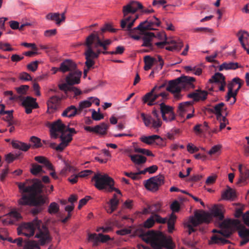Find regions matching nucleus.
Returning <instances> with one entry per match:
<instances>
[{
  "label": "nucleus",
  "instance_id": "6",
  "mask_svg": "<svg viewBox=\"0 0 249 249\" xmlns=\"http://www.w3.org/2000/svg\"><path fill=\"white\" fill-rule=\"evenodd\" d=\"M36 230H37L38 232L35 237L39 238L40 245L43 246L51 241L52 237L49 235L48 228L36 217L31 222L22 224L18 228V235L23 234L27 237H31L34 235Z\"/></svg>",
  "mask_w": 249,
  "mask_h": 249
},
{
  "label": "nucleus",
  "instance_id": "35",
  "mask_svg": "<svg viewBox=\"0 0 249 249\" xmlns=\"http://www.w3.org/2000/svg\"><path fill=\"white\" fill-rule=\"evenodd\" d=\"M244 34L241 36H239V41H240L242 47L244 49H246L247 47H249V33L243 32Z\"/></svg>",
  "mask_w": 249,
  "mask_h": 249
},
{
  "label": "nucleus",
  "instance_id": "13",
  "mask_svg": "<svg viewBox=\"0 0 249 249\" xmlns=\"http://www.w3.org/2000/svg\"><path fill=\"white\" fill-rule=\"evenodd\" d=\"M46 126L50 128L52 138L56 139L58 137L57 132L64 135L66 125L63 124L60 120H58L53 123L47 122Z\"/></svg>",
  "mask_w": 249,
  "mask_h": 249
},
{
  "label": "nucleus",
  "instance_id": "10",
  "mask_svg": "<svg viewBox=\"0 0 249 249\" xmlns=\"http://www.w3.org/2000/svg\"><path fill=\"white\" fill-rule=\"evenodd\" d=\"M92 180L95 181V187L99 190H104L108 192V190L112 189L111 187L114 184V181L112 178L107 174H102L97 173L93 177Z\"/></svg>",
  "mask_w": 249,
  "mask_h": 249
},
{
  "label": "nucleus",
  "instance_id": "44",
  "mask_svg": "<svg viewBox=\"0 0 249 249\" xmlns=\"http://www.w3.org/2000/svg\"><path fill=\"white\" fill-rule=\"evenodd\" d=\"M30 171L31 173L34 175H37L40 173H44L42 170V166L36 163L32 164V168L30 169Z\"/></svg>",
  "mask_w": 249,
  "mask_h": 249
},
{
  "label": "nucleus",
  "instance_id": "38",
  "mask_svg": "<svg viewBox=\"0 0 249 249\" xmlns=\"http://www.w3.org/2000/svg\"><path fill=\"white\" fill-rule=\"evenodd\" d=\"M108 127V124L102 123L99 125L95 126V133L100 135H105L107 133V129Z\"/></svg>",
  "mask_w": 249,
  "mask_h": 249
},
{
  "label": "nucleus",
  "instance_id": "8",
  "mask_svg": "<svg viewBox=\"0 0 249 249\" xmlns=\"http://www.w3.org/2000/svg\"><path fill=\"white\" fill-rule=\"evenodd\" d=\"M142 4L137 1L132 0L123 7V13L124 18L120 22V26L124 31H131L135 20L138 18V16H130L129 14H133L138 10L142 9Z\"/></svg>",
  "mask_w": 249,
  "mask_h": 249
},
{
  "label": "nucleus",
  "instance_id": "42",
  "mask_svg": "<svg viewBox=\"0 0 249 249\" xmlns=\"http://www.w3.org/2000/svg\"><path fill=\"white\" fill-rule=\"evenodd\" d=\"M84 54L86 59L85 62L86 66L88 69H89L95 64V62L93 60L94 58L92 57L86 50H85Z\"/></svg>",
  "mask_w": 249,
  "mask_h": 249
},
{
  "label": "nucleus",
  "instance_id": "2",
  "mask_svg": "<svg viewBox=\"0 0 249 249\" xmlns=\"http://www.w3.org/2000/svg\"><path fill=\"white\" fill-rule=\"evenodd\" d=\"M21 197L18 200L19 207L23 206H40L45 203V198L42 196L37 195L42 192L43 185L38 179L26 180L23 182H17Z\"/></svg>",
  "mask_w": 249,
  "mask_h": 249
},
{
  "label": "nucleus",
  "instance_id": "20",
  "mask_svg": "<svg viewBox=\"0 0 249 249\" xmlns=\"http://www.w3.org/2000/svg\"><path fill=\"white\" fill-rule=\"evenodd\" d=\"M111 239L110 236L108 235H104L102 233H89V240L93 242V245L96 246L98 245L99 242L106 243Z\"/></svg>",
  "mask_w": 249,
  "mask_h": 249
},
{
  "label": "nucleus",
  "instance_id": "45",
  "mask_svg": "<svg viewBox=\"0 0 249 249\" xmlns=\"http://www.w3.org/2000/svg\"><path fill=\"white\" fill-rule=\"evenodd\" d=\"M59 206L56 202H52L48 207V211L49 213L51 214H56L59 212Z\"/></svg>",
  "mask_w": 249,
  "mask_h": 249
},
{
  "label": "nucleus",
  "instance_id": "7",
  "mask_svg": "<svg viewBox=\"0 0 249 249\" xmlns=\"http://www.w3.org/2000/svg\"><path fill=\"white\" fill-rule=\"evenodd\" d=\"M112 43V40L105 38L101 34L93 32L87 37L85 45L86 46V50L95 59L98 58L100 54L108 52L107 50Z\"/></svg>",
  "mask_w": 249,
  "mask_h": 249
},
{
  "label": "nucleus",
  "instance_id": "50",
  "mask_svg": "<svg viewBox=\"0 0 249 249\" xmlns=\"http://www.w3.org/2000/svg\"><path fill=\"white\" fill-rule=\"evenodd\" d=\"M112 22L105 24L104 26L100 29V31H117Z\"/></svg>",
  "mask_w": 249,
  "mask_h": 249
},
{
  "label": "nucleus",
  "instance_id": "47",
  "mask_svg": "<svg viewBox=\"0 0 249 249\" xmlns=\"http://www.w3.org/2000/svg\"><path fill=\"white\" fill-rule=\"evenodd\" d=\"M91 104L92 102L89 98L87 100L80 102L78 108L79 113H80L83 109L90 107Z\"/></svg>",
  "mask_w": 249,
  "mask_h": 249
},
{
  "label": "nucleus",
  "instance_id": "1",
  "mask_svg": "<svg viewBox=\"0 0 249 249\" xmlns=\"http://www.w3.org/2000/svg\"><path fill=\"white\" fill-rule=\"evenodd\" d=\"M164 84L160 86H155L149 92L145 94L142 98L143 103L147 104L149 106L155 105L156 100L161 97L160 101L159 107H154L152 111L154 118L149 115H146L144 113H141V116L146 126H150L155 129L160 128L162 125V121L159 115V110L163 120L166 122H170L174 120L176 118L173 111V108L165 104L164 102L167 99L168 94L166 92L160 91L161 89L164 87Z\"/></svg>",
  "mask_w": 249,
  "mask_h": 249
},
{
  "label": "nucleus",
  "instance_id": "31",
  "mask_svg": "<svg viewBox=\"0 0 249 249\" xmlns=\"http://www.w3.org/2000/svg\"><path fill=\"white\" fill-rule=\"evenodd\" d=\"M22 100H18L22 101V106L23 107H31L32 108H38V105L36 102V99L30 96H27L26 97H22Z\"/></svg>",
  "mask_w": 249,
  "mask_h": 249
},
{
  "label": "nucleus",
  "instance_id": "16",
  "mask_svg": "<svg viewBox=\"0 0 249 249\" xmlns=\"http://www.w3.org/2000/svg\"><path fill=\"white\" fill-rule=\"evenodd\" d=\"M178 78L173 80L169 81L166 88V90L173 94L175 98L179 99L180 98V92L182 89L180 81H178Z\"/></svg>",
  "mask_w": 249,
  "mask_h": 249
},
{
  "label": "nucleus",
  "instance_id": "25",
  "mask_svg": "<svg viewBox=\"0 0 249 249\" xmlns=\"http://www.w3.org/2000/svg\"><path fill=\"white\" fill-rule=\"evenodd\" d=\"M178 81H180L182 89L195 88L193 82L195 81V78L188 76H182L178 78Z\"/></svg>",
  "mask_w": 249,
  "mask_h": 249
},
{
  "label": "nucleus",
  "instance_id": "30",
  "mask_svg": "<svg viewBox=\"0 0 249 249\" xmlns=\"http://www.w3.org/2000/svg\"><path fill=\"white\" fill-rule=\"evenodd\" d=\"M140 140L141 142L148 144L151 145L155 142H156V141L160 140L158 142H157L158 144L159 142H161L162 141V139L158 135H153L149 136H142L140 138Z\"/></svg>",
  "mask_w": 249,
  "mask_h": 249
},
{
  "label": "nucleus",
  "instance_id": "48",
  "mask_svg": "<svg viewBox=\"0 0 249 249\" xmlns=\"http://www.w3.org/2000/svg\"><path fill=\"white\" fill-rule=\"evenodd\" d=\"M4 95L9 96V99L12 101H18V100L23 99V98L21 96L14 95L13 92L10 90L5 91Z\"/></svg>",
  "mask_w": 249,
  "mask_h": 249
},
{
  "label": "nucleus",
  "instance_id": "57",
  "mask_svg": "<svg viewBox=\"0 0 249 249\" xmlns=\"http://www.w3.org/2000/svg\"><path fill=\"white\" fill-rule=\"evenodd\" d=\"M233 97V101L231 102V104H233L236 102V95L234 94V92L232 90L228 89V92L227 96H226V100L227 101H229L231 98Z\"/></svg>",
  "mask_w": 249,
  "mask_h": 249
},
{
  "label": "nucleus",
  "instance_id": "59",
  "mask_svg": "<svg viewBox=\"0 0 249 249\" xmlns=\"http://www.w3.org/2000/svg\"><path fill=\"white\" fill-rule=\"evenodd\" d=\"M38 64L37 61H33L27 65V68L32 71H35L37 68Z\"/></svg>",
  "mask_w": 249,
  "mask_h": 249
},
{
  "label": "nucleus",
  "instance_id": "4",
  "mask_svg": "<svg viewBox=\"0 0 249 249\" xmlns=\"http://www.w3.org/2000/svg\"><path fill=\"white\" fill-rule=\"evenodd\" d=\"M221 230L217 231L214 229L213 233H217L213 234L211 237V240L213 243L220 245L229 244L230 242L226 238L230 237L232 234V228H236L238 231V234L242 238H245L249 236V230L242 224L239 220H225L220 224Z\"/></svg>",
  "mask_w": 249,
  "mask_h": 249
},
{
  "label": "nucleus",
  "instance_id": "32",
  "mask_svg": "<svg viewBox=\"0 0 249 249\" xmlns=\"http://www.w3.org/2000/svg\"><path fill=\"white\" fill-rule=\"evenodd\" d=\"M79 113V110L74 106L71 105L66 108L62 114L63 117L71 118Z\"/></svg>",
  "mask_w": 249,
  "mask_h": 249
},
{
  "label": "nucleus",
  "instance_id": "64",
  "mask_svg": "<svg viewBox=\"0 0 249 249\" xmlns=\"http://www.w3.org/2000/svg\"><path fill=\"white\" fill-rule=\"evenodd\" d=\"M221 148V146L218 145H214L211 149V150L208 152V154L209 155H213L218 152Z\"/></svg>",
  "mask_w": 249,
  "mask_h": 249
},
{
  "label": "nucleus",
  "instance_id": "55",
  "mask_svg": "<svg viewBox=\"0 0 249 249\" xmlns=\"http://www.w3.org/2000/svg\"><path fill=\"white\" fill-rule=\"evenodd\" d=\"M5 106L3 104H0V115L8 114V117L10 119L12 117L13 110L5 111Z\"/></svg>",
  "mask_w": 249,
  "mask_h": 249
},
{
  "label": "nucleus",
  "instance_id": "62",
  "mask_svg": "<svg viewBox=\"0 0 249 249\" xmlns=\"http://www.w3.org/2000/svg\"><path fill=\"white\" fill-rule=\"evenodd\" d=\"M12 117H11L10 119L8 117V115L6 116V120L8 123V126H11L9 129V132L12 133L15 130V127L14 126H12L13 124H15V122L13 120H12Z\"/></svg>",
  "mask_w": 249,
  "mask_h": 249
},
{
  "label": "nucleus",
  "instance_id": "28",
  "mask_svg": "<svg viewBox=\"0 0 249 249\" xmlns=\"http://www.w3.org/2000/svg\"><path fill=\"white\" fill-rule=\"evenodd\" d=\"M207 91L197 89L195 92L188 94L187 97L193 99L194 101H198L200 100H205L207 98Z\"/></svg>",
  "mask_w": 249,
  "mask_h": 249
},
{
  "label": "nucleus",
  "instance_id": "33",
  "mask_svg": "<svg viewBox=\"0 0 249 249\" xmlns=\"http://www.w3.org/2000/svg\"><path fill=\"white\" fill-rule=\"evenodd\" d=\"M129 157L130 158L132 161L136 165H140L145 163L147 158L141 155H129Z\"/></svg>",
  "mask_w": 249,
  "mask_h": 249
},
{
  "label": "nucleus",
  "instance_id": "53",
  "mask_svg": "<svg viewBox=\"0 0 249 249\" xmlns=\"http://www.w3.org/2000/svg\"><path fill=\"white\" fill-rule=\"evenodd\" d=\"M37 243L34 240H29L27 241L23 249H35L36 248Z\"/></svg>",
  "mask_w": 249,
  "mask_h": 249
},
{
  "label": "nucleus",
  "instance_id": "63",
  "mask_svg": "<svg viewBox=\"0 0 249 249\" xmlns=\"http://www.w3.org/2000/svg\"><path fill=\"white\" fill-rule=\"evenodd\" d=\"M171 209L173 212H178L180 209V206L178 202L177 201L173 202L171 205Z\"/></svg>",
  "mask_w": 249,
  "mask_h": 249
},
{
  "label": "nucleus",
  "instance_id": "34",
  "mask_svg": "<svg viewBox=\"0 0 249 249\" xmlns=\"http://www.w3.org/2000/svg\"><path fill=\"white\" fill-rule=\"evenodd\" d=\"M238 68H240V66L237 62H224L220 65L219 67V71H222L224 70H236Z\"/></svg>",
  "mask_w": 249,
  "mask_h": 249
},
{
  "label": "nucleus",
  "instance_id": "14",
  "mask_svg": "<svg viewBox=\"0 0 249 249\" xmlns=\"http://www.w3.org/2000/svg\"><path fill=\"white\" fill-rule=\"evenodd\" d=\"M154 219V222H157L158 223L164 224L167 223L168 225V231L169 233L173 232L175 229L174 225L177 219V216L174 213H172L169 218H162L158 214H154L152 215Z\"/></svg>",
  "mask_w": 249,
  "mask_h": 249
},
{
  "label": "nucleus",
  "instance_id": "43",
  "mask_svg": "<svg viewBox=\"0 0 249 249\" xmlns=\"http://www.w3.org/2000/svg\"><path fill=\"white\" fill-rule=\"evenodd\" d=\"M29 89V86L28 85H21L19 87L16 88L18 95H20L22 97H24L23 96L26 95Z\"/></svg>",
  "mask_w": 249,
  "mask_h": 249
},
{
  "label": "nucleus",
  "instance_id": "12",
  "mask_svg": "<svg viewBox=\"0 0 249 249\" xmlns=\"http://www.w3.org/2000/svg\"><path fill=\"white\" fill-rule=\"evenodd\" d=\"M164 177L161 175L150 178L146 180L144 186L150 191L156 192L159 190V187L164 184Z\"/></svg>",
  "mask_w": 249,
  "mask_h": 249
},
{
  "label": "nucleus",
  "instance_id": "21",
  "mask_svg": "<svg viewBox=\"0 0 249 249\" xmlns=\"http://www.w3.org/2000/svg\"><path fill=\"white\" fill-rule=\"evenodd\" d=\"M82 75V72L78 70H74L70 72L66 77V82L69 85L78 84L80 82V78Z\"/></svg>",
  "mask_w": 249,
  "mask_h": 249
},
{
  "label": "nucleus",
  "instance_id": "36",
  "mask_svg": "<svg viewBox=\"0 0 249 249\" xmlns=\"http://www.w3.org/2000/svg\"><path fill=\"white\" fill-rule=\"evenodd\" d=\"M222 198L226 200H233L236 197L235 191L231 188L228 187L222 194Z\"/></svg>",
  "mask_w": 249,
  "mask_h": 249
},
{
  "label": "nucleus",
  "instance_id": "46",
  "mask_svg": "<svg viewBox=\"0 0 249 249\" xmlns=\"http://www.w3.org/2000/svg\"><path fill=\"white\" fill-rule=\"evenodd\" d=\"M161 205L160 203H156L153 204L149 206L148 211L152 215L156 214L155 213L158 212L160 210Z\"/></svg>",
  "mask_w": 249,
  "mask_h": 249
},
{
  "label": "nucleus",
  "instance_id": "27",
  "mask_svg": "<svg viewBox=\"0 0 249 249\" xmlns=\"http://www.w3.org/2000/svg\"><path fill=\"white\" fill-rule=\"evenodd\" d=\"M60 138L61 142L55 148V149L57 151H62L72 140L71 134H61Z\"/></svg>",
  "mask_w": 249,
  "mask_h": 249
},
{
  "label": "nucleus",
  "instance_id": "56",
  "mask_svg": "<svg viewBox=\"0 0 249 249\" xmlns=\"http://www.w3.org/2000/svg\"><path fill=\"white\" fill-rule=\"evenodd\" d=\"M92 118L95 121H99L104 118V115L97 112L94 109L92 110Z\"/></svg>",
  "mask_w": 249,
  "mask_h": 249
},
{
  "label": "nucleus",
  "instance_id": "26",
  "mask_svg": "<svg viewBox=\"0 0 249 249\" xmlns=\"http://www.w3.org/2000/svg\"><path fill=\"white\" fill-rule=\"evenodd\" d=\"M46 18L54 21L57 25H60L65 20V14H59V13H50L46 16Z\"/></svg>",
  "mask_w": 249,
  "mask_h": 249
},
{
  "label": "nucleus",
  "instance_id": "54",
  "mask_svg": "<svg viewBox=\"0 0 249 249\" xmlns=\"http://www.w3.org/2000/svg\"><path fill=\"white\" fill-rule=\"evenodd\" d=\"M2 32H0V37L2 35ZM0 49H1L4 51H12L14 49L10 47V45L9 43H3L0 42Z\"/></svg>",
  "mask_w": 249,
  "mask_h": 249
},
{
  "label": "nucleus",
  "instance_id": "23",
  "mask_svg": "<svg viewBox=\"0 0 249 249\" xmlns=\"http://www.w3.org/2000/svg\"><path fill=\"white\" fill-rule=\"evenodd\" d=\"M35 160L38 163L43 164L47 169L53 171L50 173V175L53 178H57V177L54 171L53 165L46 158L43 156H36L35 157Z\"/></svg>",
  "mask_w": 249,
  "mask_h": 249
},
{
  "label": "nucleus",
  "instance_id": "9",
  "mask_svg": "<svg viewBox=\"0 0 249 249\" xmlns=\"http://www.w3.org/2000/svg\"><path fill=\"white\" fill-rule=\"evenodd\" d=\"M140 236L143 241L150 243L154 249H162L163 247L167 249H173L172 239L167 238L162 233L158 234L153 231H149L144 234L142 233Z\"/></svg>",
  "mask_w": 249,
  "mask_h": 249
},
{
  "label": "nucleus",
  "instance_id": "61",
  "mask_svg": "<svg viewBox=\"0 0 249 249\" xmlns=\"http://www.w3.org/2000/svg\"><path fill=\"white\" fill-rule=\"evenodd\" d=\"M19 78L24 81H30L32 80L31 76L27 72L21 73L19 75Z\"/></svg>",
  "mask_w": 249,
  "mask_h": 249
},
{
  "label": "nucleus",
  "instance_id": "37",
  "mask_svg": "<svg viewBox=\"0 0 249 249\" xmlns=\"http://www.w3.org/2000/svg\"><path fill=\"white\" fill-rule=\"evenodd\" d=\"M12 145L14 148L20 149L23 151H27L31 147L30 144L17 141H13Z\"/></svg>",
  "mask_w": 249,
  "mask_h": 249
},
{
  "label": "nucleus",
  "instance_id": "58",
  "mask_svg": "<svg viewBox=\"0 0 249 249\" xmlns=\"http://www.w3.org/2000/svg\"><path fill=\"white\" fill-rule=\"evenodd\" d=\"M9 25L12 30H16L18 29L20 30V25L17 21L11 20L9 22Z\"/></svg>",
  "mask_w": 249,
  "mask_h": 249
},
{
  "label": "nucleus",
  "instance_id": "17",
  "mask_svg": "<svg viewBox=\"0 0 249 249\" xmlns=\"http://www.w3.org/2000/svg\"><path fill=\"white\" fill-rule=\"evenodd\" d=\"M58 87L61 90L64 91L65 94L68 97L71 96L72 93L74 94L73 97L82 93L80 89L73 87L72 85H69L67 82L66 83L59 84Z\"/></svg>",
  "mask_w": 249,
  "mask_h": 249
},
{
  "label": "nucleus",
  "instance_id": "51",
  "mask_svg": "<svg viewBox=\"0 0 249 249\" xmlns=\"http://www.w3.org/2000/svg\"><path fill=\"white\" fill-rule=\"evenodd\" d=\"M135 152L140 153L143 155H146L147 156L154 157V155L152 153V152L148 149L140 148H135L134 149Z\"/></svg>",
  "mask_w": 249,
  "mask_h": 249
},
{
  "label": "nucleus",
  "instance_id": "60",
  "mask_svg": "<svg viewBox=\"0 0 249 249\" xmlns=\"http://www.w3.org/2000/svg\"><path fill=\"white\" fill-rule=\"evenodd\" d=\"M187 149L188 151L190 153H194L197 152L199 150V148L196 146H195L192 143H189L187 145Z\"/></svg>",
  "mask_w": 249,
  "mask_h": 249
},
{
  "label": "nucleus",
  "instance_id": "52",
  "mask_svg": "<svg viewBox=\"0 0 249 249\" xmlns=\"http://www.w3.org/2000/svg\"><path fill=\"white\" fill-rule=\"evenodd\" d=\"M30 142L34 143V148H38L42 146V143L41 142L40 139L35 137L32 136L30 138Z\"/></svg>",
  "mask_w": 249,
  "mask_h": 249
},
{
  "label": "nucleus",
  "instance_id": "22",
  "mask_svg": "<svg viewBox=\"0 0 249 249\" xmlns=\"http://www.w3.org/2000/svg\"><path fill=\"white\" fill-rule=\"evenodd\" d=\"M62 98L57 96H53L47 101L48 111L53 113L59 107Z\"/></svg>",
  "mask_w": 249,
  "mask_h": 249
},
{
  "label": "nucleus",
  "instance_id": "41",
  "mask_svg": "<svg viewBox=\"0 0 249 249\" xmlns=\"http://www.w3.org/2000/svg\"><path fill=\"white\" fill-rule=\"evenodd\" d=\"M155 61V59L151 57L150 56H145L144 57V62L145 64L144 67V70L148 71L150 70Z\"/></svg>",
  "mask_w": 249,
  "mask_h": 249
},
{
  "label": "nucleus",
  "instance_id": "18",
  "mask_svg": "<svg viewBox=\"0 0 249 249\" xmlns=\"http://www.w3.org/2000/svg\"><path fill=\"white\" fill-rule=\"evenodd\" d=\"M194 101H187L179 104L178 113L181 117H184L186 113L192 112L194 113L195 109L193 107Z\"/></svg>",
  "mask_w": 249,
  "mask_h": 249
},
{
  "label": "nucleus",
  "instance_id": "49",
  "mask_svg": "<svg viewBox=\"0 0 249 249\" xmlns=\"http://www.w3.org/2000/svg\"><path fill=\"white\" fill-rule=\"evenodd\" d=\"M124 47L122 46H118L116 48L115 51H110L108 52H104V54H122L124 51Z\"/></svg>",
  "mask_w": 249,
  "mask_h": 249
},
{
  "label": "nucleus",
  "instance_id": "11",
  "mask_svg": "<svg viewBox=\"0 0 249 249\" xmlns=\"http://www.w3.org/2000/svg\"><path fill=\"white\" fill-rule=\"evenodd\" d=\"M160 22L155 17H153V20L147 19L142 22L136 27L132 29L131 31H146V30H156L160 25Z\"/></svg>",
  "mask_w": 249,
  "mask_h": 249
},
{
  "label": "nucleus",
  "instance_id": "19",
  "mask_svg": "<svg viewBox=\"0 0 249 249\" xmlns=\"http://www.w3.org/2000/svg\"><path fill=\"white\" fill-rule=\"evenodd\" d=\"M154 224V219H153V217L151 215L144 222L143 226L139 227L137 229L136 231L137 235L142 239V237L140 236L142 233L144 234L149 231H153L158 234L161 233L160 232H156L154 231H145V228H150L153 227Z\"/></svg>",
  "mask_w": 249,
  "mask_h": 249
},
{
  "label": "nucleus",
  "instance_id": "29",
  "mask_svg": "<svg viewBox=\"0 0 249 249\" xmlns=\"http://www.w3.org/2000/svg\"><path fill=\"white\" fill-rule=\"evenodd\" d=\"M227 107H225V105L224 103L221 102L217 104H216L212 108H210L209 111L214 113L217 118V120L220 119L222 116V111L226 110Z\"/></svg>",
  "mask_w": 249,
  "mask_h": 249
},
{
  "label": "nucleus",
  "instance_id": "39",
  "mask_svg": "<svg viewBox=\"0 0 249 249\" xmlns=\"http://www.w3.org/2000/svg\"><path fill=\"white\" fill-rule=\"evenodd\" d=\"M37 25V24L36 21H27L22 22L20 25V30H31L36 27Z\"/></svg>",
  "mask_w": 249,
  "mask_h": 249
},
{
  "label": "nucleus",
  "instance_id": "5",
  "mask_svg": "<svg viewBox=\"0 0 249 249\" xmlns=\"http://www.w3.org/2000/svg\"><path fill=\"white\" fill-rule=\"evenodd\" d=\"M225 212L223 206L221 205L214 206L211 213L203 211L202 213H195V216H190L189 219L184 223V227L187 229L189 234L196 231V227L202 223H209L213 216L219 220L224 218Z\"/></svg>",
  "mask_w": 249,
  "mask_h": 249
},
{
  "label": "nucleus",
  "instance_id": "15",
  "mask_svg": "<svg viewBox=\"0 0 249 249\" xmlns=\"http://www.w3.org/2000/svg\"><path fill=\"white\" fill-rule=\"evenodd\" d=\"M209 82L210 84L213 85L209 90H213L214 86L217 84H220V85L219 87V90L222 91L225 90L226 83L225 78L223 74L219 72L215 73L211 78L209 79Z\"/></svg>",
  "mask_w": 249,
  "mask_h": 249
},
{
  "label": "nucleus",
  "instance_id": "40",
  "mask_svg": "<svg viewBox=\"0 0 249 249\" xmlns=\"http://www.w3.org/2000/svg\"><path fill=\"white\" fill-rule=\"evenodd\" d=\"M37 25V24L36 21H27L22 22L20 25V30H31L36 27Z\"/></svg>",
  "mask_w": 249,
  "mask_h": 249
},
{
  "label": "nucleus",
  "instance_id": "3",
  "mask_svg": "<svg viewBox=\"0 0 249 249\" xmlns=\"http://www.w3.org/2000/svg\"><path fill=\"white\" fill-rule=\"evenodd\" d=\"M133 32H128V36L133 39L139 40L142 39L143 43L142 46L150 47L152 46L151 43L153 37L157 38L160 41L155 43V45L159 49H162L165 47V49L170 51H179L183 45L181 40L176 41L174 39L168 38L165 35V32H157L154 34L153 32H138V35L132 34Z\"/></svg>",
  "mask_w": 249,
  "mask_h": 249
},
{
  "label": "nucleus",
  "instance_id": "24",
  "mask_svg": "<svg viewBox=\"0 0 249 249\" xmlns=\"http://www.w3.org/2000/svg\"><path fill=\"white\" fill-rule=\"evenodd\" d=\"M76 68V65L73 61L70 59H66L61 63L59 70L64 73L67 71L71 72L75 70Z\"/></svg>",
  "mask_w": 249,
  "mask_h": 249
}]
</instances>
